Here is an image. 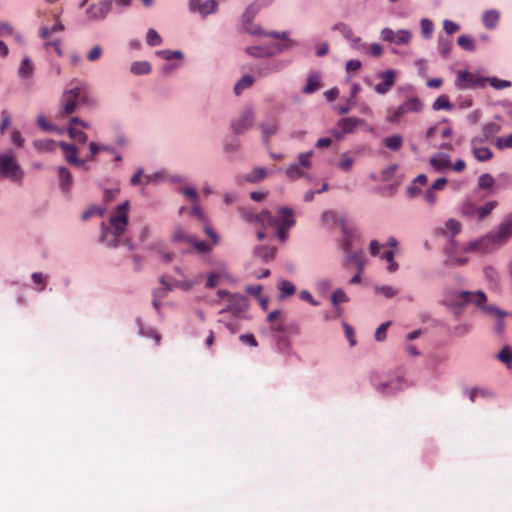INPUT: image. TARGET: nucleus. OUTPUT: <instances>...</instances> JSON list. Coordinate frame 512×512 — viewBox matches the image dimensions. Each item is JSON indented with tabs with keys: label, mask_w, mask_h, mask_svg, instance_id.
<instances>
[{
	"label": "nucleus",
	"mask_w": 512,
	"mask_h": 512,
	"mask_svg": "<svg viewBox=\"0 0 512 512\" xmlns=\"http://www.w3.org/2000/svg\"><path fill=\"white\" fill-rule=\"evenodd\" d=\"M129 201L118 205L111 213L108 225H101V241L107 246L116 247L128 226Z\"/></svg>",
	"instance_id": "f257e3e1"
},
{
	"label": "nucleus",
	"mask_w": 512,
	"mask_h": 512,
	"mask_svg": "<svg viewBox=\"0 0 512 512\" xmlns=\"http://www.w3.org/2000/svg\"><path fill=\"white\" fill-rule=\"evenodd\" d=\"M279 217L273 216L269 211L251 216L250 221L260 224L263 227H273L276 229V236L284 242L288 235V230L295 224L293 210L288 207H282L278 210Z\"/></svg>",
	"instance_id": "f03ea898"
},
{
	"label": "nucleus",
	"mask_w": 512,
	"mask_h": 512,
	"mask_svg": "<svg viewBox=\"0 0 512 512\" xmlns=\"http://www.w3.org/2000/svg\"><path fill=\"white\" fill-rule=\"evenodd\" d=\"M87 101V85L78 80L71 81L61 96L59 116L65 117L74 113L79 105L85 104Z\"/></svg>",
	"instance_id": "7ed1b4c3"
},
{
	"label": "nucleus",
	"mask_w": 512,
	"mask_h": 512,
	"mask_svg": "<svg viewBox=\"0 0 512 512\" xmlns=\"http://www.w3.org/2000/svg\"><path fill=\"white\" fill-rule=\"evenodd\" d=\"M23 171L17 163L12 152L0 154V176L10 179L13 182H20L23 178Z\"/></svg>",
	"instance_id": "20e7f679"
},
{
	"label": "nucleus",
	"mask_w": 512,
	"mask_h": 512,
	"mask_svg": "<svg viewBox=\"0 0 512 512\" xmlns=\"http://www.w3.org/2000/svg\"><path fill=\"white\" fill-rule=\"evenodd\" d=\"M498 243L495 241L494 236L489 232L484 237L470 242L465 248L464 252H479L489 253L498 247Z\"/></svg>",
	"instance_id": "39448f33"
},
{
	"label": "nucleus",
	"mask_w": 512,
	"mask_h": 512,
	"mask_svg": "<svg viewBox=\"0 0 512 512\" xmlns=\"http://www.w3.org/2000/svg\"><path fill=\"white\" fill-rule=\"evenodd\" d=\"M455 84L460 90L473 89L484 86L485 79L469 71H463L458 73Z\"/></svg>",
	"instance_id": "423d86ee"
},
{
	"label": "nucleus",
	"mask_w": 512,
	"mask_h": 512,
	"mask_svg": "<svg viewBox=\"0 0 512 512\" xmlns=\"http://www.w3.org/2000/svg\"><path fill=\"white\" fill-rule=\"evenodd\" d=\"M381 38L396 45H407L411 42L412 33L406 29L393 31L390 28H384L381 31Z\"/></svg>",
	"instance_id": "0eeeda50"
},
{
	"label": "nucleus",
	"mask_w": 512,
	"mask_h": 512,
	"mask_svg": "<svg viewBox=\"0 0 512 512\" xmlns=\"http://www.w3.org/2000/svg\"><path fill=\"white\" fill-rule=\"evenodd\" d=\"M491 233L499 246L506 243L512 237V213L506 215Z\"/></svg>",
	"instance_id": "6e6552de"
},
{
	"label": "nucleus",
	"mask_w": 512,
	"mask_h": 512,
	"mask_svg": "<svg viewBox=\"0 0 512 512\" xmlns=\"http://www.w3.org/2000/svg\"><path fill=\"white\" fill-rule=\"evenodd\" d=\"M422 109V103L421 101L416 98H410L407 101H405L403 104L399 105L393 113L388 117V120L390 122L397 121L400 117L403 115L409 113V112H419Z\"/></svg>",
	"instance_id": "1a4fd4ad"
},
{
	"label": "nucleus",
	"mask_w": 512,
	"mask_h": 512,
	"mask_svg": "<svg viewBox=\"0 0 512 512\" xmlns=\"http://www.w3.org/2000/svg\"><path fill=\"white\" fill-rule=\"evenodd\" d=\"M382 81L374 86V91L380 95L386 94L395 84L396 71L392 69L385 70L377 74Z\"/></svg>",
	"instance_id": "9d476101"
},
{
	"label": "nucleus",
	"mask_w": 512,
	"mask_h": 512,
	"mask_svg": "<svg viewBox=\"0 0 512 512\" xmlns=\"http://www.w3.org/2000/svg\"><path fill=\"white\" fill-rule=\"evenodd\" d=\"M228 305L226 308L220 311V314L231 312L234 315L238 316L245 310H247V302L246 298L239 294L229 295Z\"/></svg>",
	"instance_id": "9b49d317"
},
{
	"label": "nucleus",
	"mask_w": 512,
	"mask_h": 512,
	"mask_svg": "<svg viewBox=\"0 0 512 512\" xmlns=\"http://www.w3.org/2000/svg\"><path fill=\"white\" fill-rule=\"evenodd\" d=\"M254 123V114L251 109H246L239 118L232 122L231 127L236 134L248 130Z\"/></svg>",
	"instance_id": "f8f14e48"
},
{
	"label": "nucleus",
	"mask_w": 512,
	"mask_h": 512,
	"mask_svg": "<svg viewBox=\"0 0 512 512\" xmlns=\"http://www.w3.org/2000/svg\"><path fill=\"white\" fill-rule=\"evenodd\" d=\"M58 145L61 147L65 160L68 163L77 167H81L85 163L84 160L78 158V149L74 145L65 142H59Z\"/></svg>",
	"instance_id": "ddd939ff"
},
{
	"label": "nucleus",
	"mask_w": 512,
	"mask_h": 512,
	"mask_svg": "<svg viewBox=\"0 0 512 512\" xmlns=\"http://www.w3.org/2000/svg\"><path fill=\"white\" fill-rule=\"evenodd\" d=\"M190 9L198 11L202 16L215 13L217 10V3L214 0H207L200 3V0H190Z\"/></svg>",
	"instance_id": "4468645a"
},
{
	"label": "nucleus",
	"mask_w": 512,
	"mask_h": 512,
	"mask_svg": "<svg viewBox=\"0 0 512 512\" xmlns=\"http://www.w3.org/2000/svg\"><path fill=\"white\" fill-rule=\"evenodd\" d=\"M478 137L471 139V146L473 148L474 157L481 162L489 161L493 157L492 151L488 147H477V144L482 143Z\"/></svg>",
	"instance_id": "2eb2a0df"
},
{
	"label": "nucleus",
	"mask_w": 512,
	"mask_h": 512,
	"mask_svg": "<svg viewBox=\"0 0 512 512\" xmlns=\"http://www.w3.org/2000/svg\"><path fill=\"white\" fill-rule=\"evenodd\" d=\"M346 257L344 259L343 265L345 267H350L351 265H356L359 272L362 271L364 267V252L363 250L350 251V253H345Z\"/></svg>",
	"instance_id": "dca6fc26"
},
{
	"label": "nucleus",
	"mask_w": 512,
	"mask_h": 512,
	"mask_svg": "<svg viewBox=\"0 0 512 512\" xmlns=\"http://www.w3.org/2000/svg\"><path fill=\"white\" fill-rule=\"evenodd\" d=\"M111 9V0H102L90 8V13L94 18H104Z\"/></svg>",
	"instance_id": "f3484780"
},
{
	"label": "nucleus",
	"mask_w": 512,
	"mask_h": 512,
	"mask_svg": "<svg viewBox=\"0 0 512 512\" xmlns=\"http://www.w3.org/2000/svg\"><path fill=\"white\" fill-rule=\"evenodd\" d=\"M363 122L356 117L342 118L338 121V126L342 129V133H353L354 130Z\"/></svg>",
	"instance_id": "a211bd4d"
},
{
	"label": "nucleus",
	"mask_w": 512,
	"mask_h": 512,
	"mask_svg": "<svg viewBox=\"0 0 512 512\" xmlns=\"http://www.w3.org/2000/svg\"><path fill=\"white\" fill-rule=\"evenodd\" d=\"M501 127L500 125L489 122L483 125L482 127V134L480 137H478L479 141H489L495 134L500 132Z\"/></svg>",
	"instance_id": "6ab92c4d"
},
{
	"label": "nucleus",
	"mask_w": 512,
	"mask_h": 512,
	"mask_svg": "<svg viewBox=\"0 0 512 512\" xmlns=\"http://www.w3.org/2000/svg\"><path fill=\"white\" fill-rule=\"evenodd\" d=\"M459 298L463 302H475L478 306L483 305L486 302V295L482 291H478L475 294H471L470 292H461Z\"/></svg>",
	"instance_id": "aec40b11"
},
{
	"label": "nucleus",
	"mask_w": 512,
	"mask_h": 512,
	"mask_svg": "<svg viewBox=\"0 0 512 512\" xmlns=\"http://www.w3.org/2000/svg\"><path fill=\"white\" fill-rule=\"evenodd\" d=\"M500 14L497 10H488L482 16V23L487 29H493L497 26Z\"/></svg>",
	"instance_id": "412c9836"
},
{
	"label": "nucleus",
	"mask_w": 512,
	"mask_h": 512,
	"mask_svg": "<svg viewBox=\"0 0 512 512\" xmlns=\"http://www.w3.org/2000/svg\"><path fill=\"white\" fill-rule=\"evenodd\" d=\"M454 245V241H451V244L449 247L446 248V254H447V260L445 264L447 266H463L468 262V259L466 257H457L453 254L452 246Z\"/></svg>",
	"instance_id": "4be33fe9"
},
{
	"label": "nucleus",
	"mask_w": 512,
	"mask_h": 512,
	"mask_svg": "<svg viewBox=\"0 0 512 512\" xmlns=\"http://www.w3.org/2000/svg\"><path fill=\"white\" fill-rule=\"evenodd\" d=\"M276 248L270 246H258L254 249V255L263 261L272 260L275 257Z\"/></svg>",
	"instance_id": "5701e85b"
},
{
	"label": "nucleus",
	"mask_w": 512,
	"mask_h": 512,
	"mask_svg": "<svg viewBox=\"0 0 512 512\" xmlns=\"http://www.w3.org/2000/svg\"><path fill=\"white\" fill-rule=\"evenodd\" d=\"M58 176L62 190L69 191L73 183L72 175L69 170L65 167H59Z\"/></svg>",
	"instance_id": "b1692460"
},
{
	"label": "nucleus",
	"mask_w": 512,
	"mask_h": 512,
	"mask_svg": "<svg viewBox=\"0 0 512 512\" xmlns=\"http://www.w3.org/2000/svg\"><path fill=\"white\" fill-rule=\"evenodd\" d=\"M430 164L437 170L442 171L451 167L448 156L435 155L430 158Z\"/></svg>",
	"instance_id": "393cba45"
},
{
	"label": "nucleus",
	"mask_w": 512,
	"mask_h": 512,
	"mask_svg": "<svg viewBox=\"0 0 512 512\" xmlns=\"http://www.w3.org/2000/svg\"><path fill=\"white\" fill-rule=\"evenodd\" d=\"M34 72V65L30 58L25 57L22 60V63L19 67V74L24 79H29L32 77Z\"/></svg>",
	"instance_id": "a878e982"
},
{
	"label": "nucleus",
	"mask_w": 512,
	"mask_h": 512,
	"mask_svg": "<svg viewBox=\"0 0 512 512\" xmlns=\"http://www.w3.org/2000/svg\"><path fill=\"white\" fill-rule=\"evenodd\" d=\"M320 88V75L311 74L307 79V83L303 89V92L306 94H311L316 92Z\"/></svg>",
	"instance_id": "bb28decb"
},
{
	"label": "nucleus",
	"mask_w": 512,
	"mask_h": 512,
	"mask_svg": "<svg viewBox=\"0 0 512 512\" xmlns=\"http://www.w3.org/2000/svg\"><path fill=\"white\" fill-rule=\"evenodd\" d=\"M130 71L134 75L149 74L151 71V65L147 61H137L131 65Z\"/></svg>",
	"instance_id": "cd10ccee"
},
{
	"label": "nucleus",
	"mask_w": 512,
	"mask_h": 512,
	"mask_svg": "<svg viewBox=\"0 0 512 512\" xmlns=\"http://www.w3.org/2000/svg\"><path fill=\"white\" fill-rule=\"evenodd\" d=\"M278 289L280 291L279 297L281 299L293 295L296 290L294 284L288 280H281L278 284Z\"/></svg>",
	"instance_id": "c85d7f7f"
},
{
	"label": "nucleus",
	"mask_w": 512,
	"mask_h": 512,
	"mask_svg": "<svg viewBox=\"0 0 512 512\" xmlns=\"http://www.w3.org/2000/svg\"><path fill=\"white\" fill-rule=\"evenodd\" d=\"M254 83V78L250 75H244L234 86V93L240 95L243 90L249 88Z\"/></svg>",
	"instance_id": "c756f323"
},
{
	"label": "nucleus",
	"mask_w": 512,
	"mask_h": 512,
	"mask_svg": "<svg viewBox=\"0 0 512 512\" xmlns=\"http://www.w3.org/2000/svg\"><path fill=\"white\" fill-rule=\"evenodd\" d=\"M161 283L166 286V288H160L154 291L153 293V306L158 310L160 308V301L158 298H163L167 295V291L171 290V287L166 283L165 278L161 277Z\"/></svg>",
	"instance_id": "7c9ffc66"
},
{
	"label": "nucleus",
	"mask_w": 512,
	"mask_h": 512,
	"mask_svg": "<svg viewBox=\"0 0 512 512\" xmlns=\"http://www.w3.org/2000/svg\"><path fill=\"white\" fill-rule=\"evenodd\" d=\"M265 177L266 170L262 167H256L245 176V181L250 183H256L263 180Z\"/></svg>",
	"instance_id": "2f4dec72"
},
{
	"label": "nucleus",
	"mask_w": 512,
	"mask_h": 512,
	"mask_svg": "<svg viewBox=\"0 0 512 512\" xmlns=\"http://www.w3.org/2000/svg\"><path fill=\"white\" fill-rule=\"evenodd\" d=\"M57 143L52 139H40L34 141V147L41 152L53 151L56 148Z\"/></svg>",
	"instance_id": "473e14b6"
},
{
	"label": "nucleus",
	"mask_w": 512,
	"mask_h": 512,
	"mask_svg": "<svg viewBox=\"0 0 512 512\" xmlns=\"http://www.w3.org/2000/svg\"><path fill=\"white\" fill-rule=\"evenodd\" d=\"M188 243L192 244L199 253H209L212 250V245L205 241H199L196 236L189 237Z\"/></svg>",
	"instance_id": "72a5a7b5"
},
{
	"label": "nucleus",
	"mask_w": 512,
	"mask_h": 512,
	"mask_svg": "<svg viewBox=\"0 0 512 512\" xmlns=\"http://www.w3.org/2000/svg\"><path fill=\"white\" fill-rule=\"evenodd\" d=\"M497 201H489L483 206H477V220H483L486 216H488L492 210L497 206Z\"/></svg>",
	"instance_id": "f704fd0d"
},
{
	"label": "nucleus",
	"mask_w": 512,
	"mask_h": 512,
	"mask_svg": "<svg viewBox=\"0 0 512 512\" xmlns=\"http://www.w3.org/2000/svg\"><path fill=\"white\" fill-rule=\"evenodd\" d=\"M385 146L393 151H397L402 147L403 138L400 135H393L384 139Z\"/></svg>",
	"instance_id": "c9c22d12"
},
{
	"label": "nucleus",
	"mask_w": 512,
	"mask_h": 512,
	"mask_svg": "<svg viewBox=\"0 0 512 512\" xmlns=\"http://www.w3.org/2000/svg\"><path fill=\"white\" fill-rule=\"evenodd\" d=\"M260 127L265 141H268V139L278 130V125L275 121L265 122Z\"/></svg>",
	"instance_id": "e433bc0d"
},
{
	"label": "nucleus",
	"mask_w": 512,
	"mask_h": 512,
	"mask_svg": "<svg viewBox=\"0 0 512 512\" xmlns=\"http://www.w3.org/2000/svg\"><path fill=\"white\" fill-rule=\"evenodd\" d=\"M453 108V104L449 101V98L446 95L439 96L433 103V109L438 110H451Z\"/></svg>",
	"instance_id": "4c0bfd02"
},
{
	"label": "nucleus",
	"mask_w": 512,
	"mask_h": 512,
	"mask_svg": "<svg viewBox=\"0 0 512 512\" xmlns=\"http://www.w3.org/2000/svg\"><path fill=\"white\" fill-rule=\"evenodd\" d=\"M457 43L461 48L467 51H474L476 48L474 39L469 35L459 36Z\"/></svg>",
	"instance_id": "58836bf2"
},
{
	"label": "nucleus",
	"mask_w": 512,
	"mask_h": 512,
	"mask_svg": "<svg viewBox=\"0 0 512 512\" xmlns=\"http://www.w3.org/2000/svg\"><path fill=\"white\" fill-rule=\"evenodd\" d=\"M495 183V179L489 173H484L478 178V188L481 190L491 188Z\"/></svg>",
	"instance_id": "ea45409f"
},
{
	"label": "nucleus",
	"mask_w": 512,
	"mask_h": 512,
	"mask_svg": "<svg viewBox=\"0 0 512 512\" xmlns=\"http://www.w3.org/2000/svg\"><path fill=\"white\" fill-rule=\"evenodd\" d=\"M301 168L298 163H294L286 169V175L292 180L301 178L305 175Z\"/></svg>",
	"instance_id": "a19ab883"
},
{
	"label": "nucleus",
	"mask_w": 512,
	"mask_h": 512,
	"mask_svg": "<svg viewBox=\"0 0 512 512\" xmlns=\"http://www.w3.org/2000/svg\"><path fill=\"white\" fill-rule=\"evenodd\" d=\"M146 42L149 46H158L162 43V38L154 29H149L146 35Z\"/></svg>",
	"instance_id": "79ce46f5"
},
{
	"label": "nucleus",
	"mask_w": 512,
	"mask_h": 512,
	"mask_svg": "<svg viewBox=\"0 0 512 512\" xmlns=\"http://www.w3.org/2000/svg\"><path fill=\"white\" fill-rule=\"evenodd\" d=\"M461 211H462L463 215L476 219L477 206L474 203H472L471 201L464 202L462 205Z\"/></svg>",
	"instance_id": "37998d69"
},
{
	"label": "nucleus",
	"mask_w": 512,
	"mask_h": 512,
	"mask_svg": "<svg viewBox=\"0 0 512 512\" xmlns=\"http://www.w3.org/2000/svg\"><path fill=\"white\" fill-rule=\"evenodd\" d=\"M499 361L505 363L508 367L512 364V349L508 346L504 347L498 354Z\"/></svg>",
	"instance_id": "c03bdc74"
},
{
	"label": "nucleus",
	"mask_w": 512,
	"mask_h": 512,
	"mask_svg": "<svg viewBox=\"0 0 512 512\" xmlns=\"http://www.w3.org/2000/svg\"><path fill=\"white\" fill-rule=\"evenodd\" d=\"M354 164V159L349 156L347 153H343L342 156H341V159L338 163V167L344 171V172H348L352 166Z\"/></svg>",
	"instance_id": "a18cd8bd"
},
{
	"label": "nucleus",
	"mask_w": 512,
	"mask_h": 512,
	"mask_svg": "<svg viewBox=\"0 0 512 512\" xmlns=\"http://www.w3.org/2000/svg\"><path fill=\"white\" fill-rule=\"evenodd\" d=\"M105 209L98 206H92L82 213V220L86 221L93 216H102Z\"/></svg>",
	"instance_id": "49530a36"
},
{
	"label": "nucleus",
	"mask_w": 512,
	"mask_h": 512,
	"mask_svg": "<svg viewBox=\"0 0 512 512\" xmlns=\"http://www.w3.org/2000/svg\"><path fill=\"white\" fill-rule=\"evenodd\" d=\"M333 30L339 31L348 41L354 36L352 28L345 23H337Z\"/></svg>",
	"instance_id": "de8ad7c7"
},
{
	"label": "nucleus",
	"mask_w": 512,
	"mask_h": 512,
	"mask_svg": "<svg viewBox=\"0 0 512 512\" xmlns=\"http://www.w3.org/2000/svg\"><path fill=\"white\" fill-rule=\"evenodd\" d=\"M348 300H349L348 296L342 289H336L332 293L331 301L334 306L338 305L339 303L348 302Z\"/></svg>",
	"instance_id": "09e8293b"
},
{
	"label": "nucleus",
	"mask_w": 512,
	"mask_h": 512,
	"mask_svg": "<svg viewBox=\"0 0 512 512\" xmlns=\"http://www.w3.org/2000/svg\"><path fill=\"white\" fill-rule=\"evenodd\" d=\"M68 134L70 136L71 139H74V140H77L81 143H86L87 142V135L81 131V130H78L74 127H70L68 129Z\"/></svg>",
	"instance_id": "8fccbe9b"
},
{
	"label": "nucleus",
	"mask_w": 512,
	"mask_h": 512,
	"mask_svg": "<svg viewBox=\"0 0 512 512\" xmlns=\"http://www.w3.org/2000/svg\"><path fill=\"white\" fill-rule=\"evenodd\" d=\"M438 47H439V51H440L441 55L443 57H446L450 53L452 43L449 39H444V38L440 37L439 41H438Z\"/></svg>",
	"instance_id": "3c124183"
},
{
	"label": "nucleus",
	"mask_w": 512,
	"mask_h": 512,
	"mask_svg": "<svg viewBox=\"0 0 512 512\" xmlns=\"http://www.w3.org/2000/svg\"><path fill=\"white\" fill-rule=\"evenodd\" d=\"M485 277L494 285H497L499 280V275L496 269L491 266H487L483 269Z\"/></svg>",
	"instance_id": "603ef678"
},
{
	"label": "nucleus",
	"mask_w": 512,
	"mask_h": 512,
	"mask_svg": "<svg viewBox=\"0 0 512 512\" xmlns=\"http://www.w3.org/2000/svg\"><path fill=\"white\" fill-rule=\"evenodd\" d=\"M157 54L165 60L181 59L183 56L180 51H171V50H161V51H158Z\"/></svg>",
	"instance_id": "864d4df0"
},
{
	"label": "nucleus",
	"mask_w": 512,
	"mask_h": 512,
	"mask_svg": "<svg viewBox=\"0 0 512 512\" xmlns=\"http://www.w3.org/2000/svg\"><path fill=\"white\" fill-rule=\"evenodd\" d=\"M194 235L192 234H187L183 228L181 227H177L175 230H174V233H173V240L174 241H185L188 243V238L189 237H193Z\"/></svg>",
	"instance_id": "5fc2aeb1"
},
{
	"label": "nucleus",
	"mask_w": 512,
	"mask_h": 512,
	"mask_svg": "<svg viewBox=\"0 0 512 512\" xmlns=\"http://www.w3.org/2000/svg\"><path fill=\"white\" fill-rule=\"evenodd\" d=\"M181 192L188 197L193 203H198V192L194 187H183Z\"/></svg>",
	"instance_id": "6e6d98bb"
},
{
	"label": "nucleus",
	"mask_w": 512,
	"mask_h": 512,
	"mask_svg": "<svg viewBox=\"0 0 512 512\" xmlns=\"http://www.w3.org/2000/svg\"><path fill=\"white\" fill-rule=\"evenodd\" d=\"M496 147L498 149L512 148V134L507 137H499L496 140Z\"/></svg>",
	"instance_id": "4d7b16f0"
},
{
	"label": "nucleus",
	"mask_w": 512,
	"mask_h": 512,
	"mask_svg": "<svg viewBox=\"0 0 512 512\" xmlns=\"http://www.w3.org/2000/svg\"><path fill=\"white\" fill-rule=\"evenodd\" d=\"M446 229L451 232L452 235H456L461 230V224L455 219H449L446 224Z\"/></svg>",
	"instance_id": "13d9d810"
},
{
	"label": "nucleus",
	"mask_w": 512,
	"mask_h": 512,
	"mask_svg": "<svg viewBox=\"0 0 512 512\" xmlns=\"http://www.w3.org/2000/svg\"><path fill=\"white\" fill-rule=\"evenodd\" d=\"M363 53H366L372 57H380L383 53V49L379 44L375 43L372 44L370 47H366Z\"/></svg>",
	"instance_id": "bf43d9fd"
},
{
	"label": "nucleus",
	"mask_w": 512,
	"mask_h": 512,
	"mask_svg": "<svg viewBox=\"0 0 512 512\" xmlns=\"http://www.w3.org/2000/svg\"><path fill=\"white\" fill-rule=\"evenodd\" d=\"M390 324H391V322H385L377 328V330L375 332V339L377 341L380 342L386 338V332H387V329L390 326Z\"/></svg>",
	"instance_id": "052dcab7"
},
{
	"label": "nucleus",
	"mask_w": 512,
	"mask_h": 512,
	"mask_svg": "<svg viewBox=\"0 0 512 512\" xmlns=\"http://www.w3.org/2000/svg\"><path fill=\"white\" fill-rule=\"evenodd\" d=\"M433 23L428 19H422L421 20V31L424 35V37L428 38L433 32Z\"/></svg>",
	"instance_id": "680f3d73"
},
{
	"label": "nucleus",
	"mask_w": 512,
	"mask_h": 512,
	"mask_svg": "<svg viewBox=\"0 0 512 512\" xmlns=\"http://www.w3.org/2000/svg\"><path fill=\"white\" fill-rule=\"evenodd\" d=\"M313 155L312 151L301 153L299 155V165L302 168H309L311 166V157Z\"/></svg>",
	"instance_id": "e2e57ef3"
},
{
	"label": "nucleus",
	"mask_w": 512,
	"mask_h": 512,
	"mask_svg": "<svg viewBox=\"0 0 512 512\" xmlns=\"http://www.w3.org/2000/svg\"><path fill=\"white\" fill-rule=\"evenodd\" d=\"M376 291L386 298H392L398 293V291L391 286L376 287Z\"/></svg>",
	"instance_id": "0e129e2a"
},
{
	"label": "nucleus",
	"mask_w": 512,
	"mask_h": 512,
	"mask_svg": "<svg viewBox=\"0 0 512 512\" xmlns=\"http://www.w3.org/2000/svg\"><path fill=\"white\" fill-rule=\"evenodd\" d=\"M239 339L242 343L247 344L251 347L258 346V342H257L255 336L251 333L242 334V335H240Z\"/></svg>",
	"instance_id": "69168bd1"
},
{
	"label": "nucleus",
	"mask_w": 512,
	"mask_h": 512,
	"mask_svg": "<svg viewBox=\"0 0 512 512\" xmlns=\"http://www.w3.org/2000/svg\"><path fill=\"white\" fill-rule=\"evenodd\" d=\"M443 28L447 34L451 35L459 31L460 26L451 20H445L443 23Z\"/></svg>",
	"instance_id": "338daca9"
},
{
	"label": "nucleus",
	"mask_w": 512,
	"mask_h": 512,
	"mask_svg": "<svg viewBox=\"0 0 512 512\" xmlns=\"http://www.w3.org/2000/svg\"><path fill=\"white\" fill-rule=\"evenodd\" d=\"M220 280V274L217 272H212L208 275L207 281H206V287L207 288H214L219 284Z\"/></svg>",
	"instance_id": "774afa93"
}]
</instances>
